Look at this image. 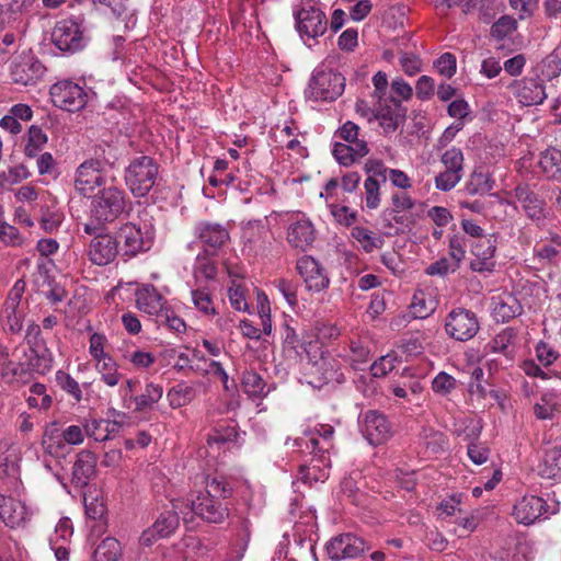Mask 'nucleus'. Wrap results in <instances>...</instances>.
<instances>
[{
	"label": "nucleus",
	"instance_id": "a19ab883",
	"mask_svg": "<svg viewBox=\"0 0 561 561\" xmlns=\"http://www.w3.org/2000/svg\"><path fill=\"white\" fill-rule=\"evenodd\" d=\"M241 388L249 397L252 398H263L268 393V390H265V381L254 370L243 371L241 377Z\"/></svg>",
	"mask_w": 561,
	"mask_h": 561
},
{
	"label": "nucleus",
	"instance_id": "79ce46f5",
	"mask_svg": "<svg viewBox=\"0 0 561 561\" xmlns=\"http://www.w3.org/2000/svg\"><path fill=\"white\" fill-rule=\"evenodd\" d=\"M436 307L435 300L422 290L413 295L412 301L409 306L410 312L414 319H424L428 317Z\"/></svg>",
	"mask_w": 561,
	"mask_h": 561
},
{
	"label": "nucleus",
	"instance_id": "7ed1b4c3",
	"mask_svg": "<svg viewBox=\"0 0 561 561\" xmlns=\"http://www.w3.org/2000/svg\"><path fill=\"white\" fill-rule=\"evenodd\" d=\"M159 164L149 156L134 158L125 169L126 186L135 197H145L159 179Z\"/></svg>",
	"mask_w": 561,
	"mask_h": 561
},
{
	"label": "nucleus",
	"instance_id": "052dcab7",
	"mask_svg": "<svg viewBox=\"0 0 561 561\" xmlns=\"http://www.w3.org/2000/svg\"><path fill=\"white\" fill-rule=\"evenodd\" d=\"M352 237L362 244L366 252L378 248V243H380V239L375 237L370 230L359 226L352 229Z\"/></svg>",
	"mask_w": 561,
	"mask_h": 561
},
{
	"label": "nucleus",
	"instance_id": "393cba45",
	"mask_svg": "<svg viewBox=\"0 0 561 561\" xmlns=\"http://www.w3.org/2000/svg\"><path fill=\"white\" fill-rule=\"evenodd\" d=\"M137 308L150 316L159 317L167 308V300L151 284H145L135 293Z\"/></svg>",
	"mask_w": 561,
	"mask_h": 561
},
{
	"label": "nucleus",
	"instance_id": "e2e57ef3",
	"mask_svg": "<svg viewBox=\"0 0 561 561\" xmlns=\"http://www.w3.org/2000/svg\"><path fill=\"white\" fill-rule=\"evenodd\" d=\"M382 182L367 178L364 182L366 206L376 209L380 205V184Z\"/></svg>",
	"mask_w": 561,
	"mask_h": 561
},
{
	"label": "nucleus",
	"instance_id": "f257e3e1",
	"mask_svg": "<svg viewBox=\"0 0 561 561\" xmlns=\"http://www.w3.org/2000/svg\"><path fill=\"white\" fill-rule=\"evenodd\" d=\"M206 489L195 500H178L174 507L182 513L185 524L193 520L197 515L203 520L213 524L224 523L229 516V508L226 499L232 494V488L226 478L214 476L206 478Z\"/></svg>",
	"mask_w": 561,
	"mask_h": 561
},
{
	"label": "nucleus",
	"instance_id": "f8f14e48",
	"mask_svg": "<svg viewBox=\"0 0 561 561\" xmlns=\"http://www.w3.org/2000/svg\"><path fill=\"white\" fill-rule=\"evenodd\" d=\"M30 354L27 356L28 370L45 375L53 368L54 357L47 347L45 340L41 336V329L32 324L27 332Z\"/></svg>",
	"mask_w": 561,
	"mask_h": 561
},
{
	"label": "nucleus",
	"instance_id": "bf43d9fd",
	"mask_svg": "<svg viewBox=\"0 0 561 561\" xmlns=\"http://www.w3.org/2000/svg\"><path fill=\"white\" fill-rule=\"evenodd\" d=\"M462 173L444 170L435 176V187L442 192L451 191L462 179Z\"/></svg>",
	"mask_w": 561,
	"mask_h": 561
},
{
	"label": "nucleus",
	"instance_id": "a878e982",
	"mask_svg": "<svg viewBox=\"0 0 561 561\" xmlns=\"http://www.w3.org/2000/svg\"><path fill=\"white\" fill-rule=\"evenodd\" d=\"M31 515L32 513L21 501L0 495V518L7 526L11 528L23 526L31 518Z\"/></svg>",
	"mask_w": 561,
	"mask_h": 561
},
{
	"label": "nucleus",
	"instance_id": "9b49d317",
	"mask_svg": "<svg viewBox=\"0 0 561 561\" xmlns=\"http://www.w3.org/2000/svg\"><path fill=\"white\" fill-rule=\"evenodd\" d=\"M193 234L202 245L203 252L213 255H217L230 242V231L227 226L215 221L201 220L196 222Z\"/></svg>",
	"mask_w": 561,
	"mask_h": 561
},
{
	"label": "nucleus",
	"instance_id": "473e14b6",
	"mask_svg": "<svg viewBox=\"0 0 561 561\" xmlns=\"http://www.w3.org/2000/svg\"><path fill=\"white\" fill-rule=\"evenodd\" d=\"M369 152L368 144L366 140H360L356 145H346L335 142L333 146L332 154L342 165L348 167L357 159L367 156Z\"/></svg>",
	"mask_w": 561,
	"mask_h": 561
},
{
	"label": "nucleus",
	"instance_id": "3c124183",
	"mask_svg": "<svg viewBox=\"0 0 561 561\" xmlns=\"http://www.w3.org/2000/svg\"><path fill=\"white\" fill-rule=\"evenodd\" d=\"M298 274L304 280H312L319 277H323V270L319 262L310 255H304L297 261L296 265Z\"/></svg>",
	"mask_w": 561,
	"mask_h": 561
},
{
	"label": "nucleus",
	"instance_id": "2f4dec72",
	"mask_svg": "<svg viewBox=\"0 0 561 561\" xmlns=\"http://www.w3.org/2000/svg\"><path fill=\"white\" fill-rule=\"evenodd\" d=\"M311 459L308 465L299 466L298 473L296 476L297 482L312 485L313 482H324L329 478L330 465L318 461V456L310 454Z\"/></svg>",
	"mask_w": 561,
	"mask_h": 561
},
{
	"label": "nucleus",
	"instance_id": "4be33fe9",
	"mask_svg": "<svg viewBox=\"0 0 561 561\" xmlns=\"http://www.w3.org/2000/svg\"><path fill=\"white\" fill-rule=\"evenodd\" d=\"M497 245V237L489 234L471 244L474 259L470 263V267L474 272L484 273L492 272L495 267L494 255Z\"/></svg>",
	"mask_w": 561,
	"mask_h": 561
},
{
	"label": "nucleus",
	"instance_id": "13d9d810",
	"mask_svg": "<svg viewBox=\"0 0 561 561\" xmlns=\"http://www.w3.org/2000/svg\"><path fill=\"white\" fill-rule=\"evenodd\" d=\"M516 28V20L510 15H503L491 26V35L495 39L501 41L512 34Z\"/></svg>",
	"mask_w": 561,
	"mask_h": 561
},
{
	"label": "nucleus",
	"instance_id": "cd10ccee",
	"mask_svg": "<svg viewBox=\"0 0 561 561\" xmlns=\"http://www.w3.org/2000/svg\"><path fill=\"white\" fill-rule=\"evenodd\" d=\"M42 448L45 456H49L60 463L71 453V447L61 438L57 423L46 426L42 437Z\"/></svg>",
	"mask_w": 561,
	"mask_h": 561
},
{
	"label": "nucleus",
	"instance_id": "b1692460",
	"mask_svg": "<svg viewBox=\"0 0 561 561\" xmlns=\"http://www.w3.org/2000/svg\"><path fill=\"white\" fill-rule=\"evenodd\" d=\"M316 238L314 226L305 215H297L287 228V242L300 251L305 252L310 249Z\"/></svg>",
	"mask_w": 561,
	"mask_h": 561
},
{
	"label": "nucleus",
	"instance_id": "20e7f679",
	"mask_svg": "<svg viewBox=\"0 0 561 561\" xmlns=\"http://www.w3.org/2000/svg\"><path fill=\"white\" fill-rule=\"evenodd\" d=\"M241 252L249 259L259 260L272 253L273 237L262 219L241 222Z\"/></svg>",
	"mask_w": 561,
	"mask_h": 561
},
{
	"label": "nucleus",
	"instance_id": "aec40b11",
	"mask_svg": "<svg viewBox=\"0 0 561 561\" xmlns=\"http://www.w3.org/2000/svg\"><path fill=\"white\" fill-rule=\"evenodd\" d=\"M325 548L330 559L340 561L357 558L365 551L366 543L353 534H342L332 538Z\"/></svg>",
	"mask_w": 561,
	"mask_h": 561
},
{
	"label": "nucleus",
	"instance_id": "ddd939ff",
	"mask_svg": "<svg viewBox=\"0 0 561 561\" xmlns=\"http://www.w3.org/2000/svg\"><path fill=\"white\" fill-rule=\"evenodd\" d=\"M480 329L478 318L474 312L457 308L451 310L446 317V333L460 342L469 341L478 333Z\"/></svg>",
	"mask_w": 561,
	"mask_h": 561
},
{
	"label": "nucleus",
	"instance_id": "0e129e2a",
	"mask_svg": "<svg viewBox=\"0 0 561 561\" xmlns=\"http://www.w3.org/2000/svg\"><path fill=\"white\" fill-rule=\"evenodd\" d=\"M540 72L547 80H552L561 73V58L557 54H550L540 64Z\"/></svg>",
	"mask_w": 561,
	"mask_h": 561
},
{
	"label": "nucleus",
	"instance_id": "423d86ee",
	"mask_svg": "<svg viewBox=\"0 0 561 561\" xmlns=\"http://www.w3.org/2000/svg\"><path fill=\"white\" fill-rule=\"evenodd\" d=\"M115 238L124 256H135L151 249L154 228L151 224L146 222L144 226L126 222L119 228Z\"/></svg>",
	"mask_w": 561,
	"mask_h": 561
},
{
	"label": "nucleus",
	"instance_id": "1a4fd4ad",
	"mask_svg": "<svg viewBox=\"0 0 561 561\" xmlns=\"http://www.w3.org/2000/svg\"><path fill=\"white\" fill-rule=\"evenodd\" d=\"M333 426L329 424H319L310 435L296 438L294 443L299 447L301 453L314 454L318 456V461L330 465V450L333 447Z\"/></svg>",
	"mask_w": 561,
	"mask_h": 561
},
{
	"label": "nucleus",
	"instance_id": "de8ad7c7",
	"mask_svg": "<svg viewBox=\"0 0 561 561\" xmlns=\"http://www.w3.org/2000/svg\"><path fill=\"white\" fill-rule=\"evenodd\" d=\"M96 369L101 374V378L105 385L114 387L119 382L121 374L117 371L116 362L110 356H103L96 359Z\"/></svg>",
	"mask_w": 561,
	"mask_h": 561
},
{
	"label": "nucleus",
	"instance_id": "09e8293b",
	"mask_svg": "<svg viewBox=\"0 0 561 561\" xmlns=\"http://www.w3.org/2000/svg\"><path fill=\"white\" fill-rule=\"evenodd\" d=\"M314 336L321 344H330L341 335V328L336 323L318 320L313 324Z\"/></svg>",
	"mask_w": 561,
	"mask_h": 561
},
{
	"label": "nucleus",
	"instance_id": "e433bc0d",
	"mask_svg": "<svg viewBox=\"0 0 561 561\" xmlns=\"http://www.w3.org/2000/svg\"><path fill=\"white\" fill-rule=\"evenodd\" d=\"M494 183L490 173L479 167L470 174L465 190L469 195H485L493 190Z\"/></svg>",
	"mask_w": 561,
	"mask_h": 561
},
{
	"label": "nucleus",
	"instance_id": "6ab92c4d",
	"mask_svg": "<svg viewBox=\"0 0 561 561\" xmlns=\"http://www.w3.org/2000/svg\"><path fill=\"white\" fill-rule=\"evenodd\" d=\"M508 90L514 98L524 106H533L541 104L547 99L546 88L543 80L539 77L528 78L525 77L519 80H514Z\"/></svg>",
	"mask_w": 561,
	"mask_h": 561
},
{
	"label": "nucleus",
	"instance_id": "f704fd0d",
	"mask_svg": "<svg viewBox=\"0 0 561 561\" xmlns=\"http://www.w3.org/2000/svg\"><path fill=\"white\" fill-rule=\"evenodd\" d=\"M538 468L542 478L561 480V445L548 449Z\"/></svg>",
	"mask_w": 561,
	"mask_h": 561
},
{
	"label": "nucleus",
	"instance_id": "6e6552de",
	"mask_svg": "<svg viewBox=\"0 0 561 561\" xmlns=\"http://www.w3.org/2000/svg\"><path fill=\"white\" fill-rule=\"evenodd\" d=\"M512 197L520 205L525 216L537 227H543L549 217L546 199L538 194L528 183H518L511 193Z\"/></svg>",
	"mask_w": 561,
	"mask_h": 561
},
{
	"label": "nucleus",
	"instance_id": "58836bf2",
	"mask_svg": "<svg viewBox=\"0 0 561 561\" xmlns=\"http://www.w3.org/2000/svg\"><path fill=\"white\" fill-rule=\"evenodd\" d=\"M18 455L8 442H0V479L18 474Z\"/></svg>",
	"mask_w": 561,
	"mask_h": 561
},
{
	"label": "nucleus",
	"instance_id": "864d4df0",
	"mask_svg": "<svg viewBox=\"0 0 561 561\" xmlns=\"http://www.w3.org/2000/svg\"><path fill=\"white\" fill-rule=\"evenodd\" d=\"M248 290L241 283H232L228 289V297L231 307L237 311L249 312V305L247 301Z\"/></svg>",
	"mask_w": 561,
	"mask_h": 561
},
{
	"label": "nucleus",
	"instance_id": "7c9ffc66",
	"mask_svg": "<svg viewBox=\"0 0 561 561\" xmlns=\"http://www.w3.org/2000/svg\"><path fill=\"white\" fill-rule=\"evenodd\" d=\"M96 457L89 450L80 451L72 467V483L76 486L88 485L95 473Z\"/></svg>",
	"mask_w": 561,
	"mask_h": 561
},
{
	"label": "nucleus",
	"instance_id": "37998d69",
	"mask_svg": "<svg viewBox=\"0 0 561 561\" xmlns=\"http://www.w3.org/2000/svg\"><path fill=\"white\" fill-rule=\"evenodd\" d=\"M213 254L201 252L195 260L194 277L195 280H213L217 273V265L211 259Z\"/></svg>",
	"mask_w": 561,
	"mask_h": 561
},
{
	"label": "nucleus",
	"instance_id": "2eb2a0df",
	"mask_svg": "<svg viewBox=\"0 0 561 561\" xmlns=\"http://www.w3.org/2000/svg\"><path fill=\"white\" fill-rule=\"evenodd\" d=\"M359 428L364 437L374 446L386 443L393 434L387 416L377 410H368L360 414Z\"/></svg>",
	"mask_w": 561,
	"mask_h": 561
},
{
	"label": "nucleus",
	"instance_id": "a211bd4d",
	"mask_svg": "<svg viewBox=\"0 0 561 561\" xmlns=\"http://www.w3.org/2000/svg\"><path fill=\"white\" fill-rule=\"evenodd\" d=\"M556 514V510L549 511L547 502L536 495H525L522 497L513 508V516L518 524L531 525L536 520L548 518L550 515Z\"/></svg>",
	"mask_w": 561,
	"mask_h": 561
},
{
	"label": "nucleus",
	"instance_id": "a18cd8bd",
	"mask_svg": "<svg viewBox=\"0 0 561 561\" xmlns=\"http://www.w3.org/2000/svg\"><path fill=\"white\" fill-rule=\"evenodd\" d=\"M1 378L8 382H26L30 379V370L23 364H16L12 360L3 362L0 370Z\"/></svg>",
	"mask_w": 561,
	"mask_h": 561
},
{
	"label": "nucleus",
	"instance_id": "c85d7f7f",
	"mask_svg": "<svg viewBox=\"0 0 561 561\" xmlns=\"http://www.w3.org/2000/svg\"><path fill=\"white\" fill-rule=\"evenodd\" d=\"M119 252L116 238L110 234H96L90 243V259L98 265L110 263Z\"/></svg>",
	"mask_w": 561,
	"mask_h": 561
},
{
	"label": "nucleus",
	"instance_id": "680f3d73",
	"mask_svg": "<svg viewBox=\"0 0 561 561\" xmlns=\"http://www.w3.org/2000/svg\"><path fill=\"white\" fill-rule=\"evenodd\" d=\"M57 385L67 393L71 394L77 401L82 398V391L79 383L67 373L58 370L56 373Z\"/></svg>",
	"mask_w": 561,
	"mask_h": 561
},
{
	"label": "nucleus",
	"instance_id": "6e6d98bb",
	"mask_svg": "<svg viewBox=\"0 0 561 561\" xmlns=\"http://www.w3.org/2000/svg\"><path fill=\"white\" fill-rule=\"evenodd\" d=\"M257 314L262 322V332L265 335L272 333L271 306L267 296L263 291H257Z\"/></svg>",
	"mask_w": 561,
	"mask_h": 561
},
{
	"label": "nucleus",
	"instance_id": "4c0bfd02",
	"mask_svg": "<svg viewBox=\"0 0 561 561\" xmlns=\"http://www.w3.org/2000/svg\"><path fill=\"white\" fill-rule=\"evenodd\" d=\"M539 165L548 179H561V150L549 147L540 154Z\"/></svg>",
	"mask_w": 561,
	"mask_h": 561
},
{
	"label": "nucleus",
	"instance_id": "4d7b16f0",
	"mask_svg": "<svg viewBox=\"0 0 561 561\" xmlns=\"http://www.w3.org/2000/svg\"><path fill=\"white\" fill-rule=\"evenodd\" d=\"M463 153L460 148L451 147L440 158L445 170L456 171L463 174Z\"/></svg>",
	"mask_w": 561,
	"mask_h": 561
},
{
	"label": "nucleus",
	"instance_id": "8fccbe9b",
	"mask_svg": "<svg viewBox=\"0 0 561 561\" xmlns=\"http://www.w3.org/2000/svg\"><path fill=\"white\" fill-rule=\"evenodd\" d=\"M516 339V331L513 328H505L497 333L493 340L488 344V347L493 353H503L506 356L511 355L508 347Z\"/></svg>",
	"mask_w": 561,
	"mask_h": 561
},
{
	"label": "nucleus",
	"instance_id": "5fc2aeb1",
	"mask_svg": "<svg viewBox=\"0 0 561 561\" xmlns=\"http://www.w3.org/2000/svg\"><path fill=\"white\" fill-rule=\"evenodd\" d=\"M421 437L426 450L431 454H438L444 450L446 440L443 433L434 431L433 428H425Z\"/></svg>",
	"mask_w": 561,
	"mask_h": 561
},
{
	"label": "nucleus",
	"instance_id": "ea45409f",
	"mask_svg": "<svg viewBox=\"0 0 561 561\" xmlns=\"http://www.w3.org/2000/svg\"><path fill=\"white\" fill-rule=\"evenodd\" d=\"M196 397V390L194 387L180 382L172 387L168 393L167 398L169 400V404L173 409L182 408L192 402Z\"/></svg>",
	"mask_w": 561,
	"mask_h": 561
},
{
	"label": "nucleus",
	"instance_id": "9d476101",
	"mask_svg": "<svg viewBox=\"0 0 561 561\" xmlns=\"http://www.w3.org/2000/svg\"><path fill=\"white\" fill-rule=\"evenodd\" d=\"M53 104L68 112H79L88 103L87 91L71 80H61L54 83L49 89Z\"/></svg>",
	"mask_w": 561,
	"mask_h": 561
},
{
	"label": "nucleus",
	"instance_id": "49530a36",
	"mask_svg": "<svg viewBox=\"0 0 561 561\" xmlns=\"http://www.w3.org/2000/svg\"><path fill=\"white\" fill-rule=\"evenodd\" d=\"M122 549L118 540L107 537L94 550V561H117Z\"/></svg>",
	"mask_w": 561,
	"mask_h": 561
},
{
	"label": "nucleus",
	"instance_id": "0eeeda50",
	"mask_svg": "<svg viewBox=\"0 0 561 561\" xmlns=\"http://www.w3.org/2000/svg\"><path fill=\"white\" fill-rule=\"evenodd\" d=\"M345 78L332 69H316L309 81L306 95L312 101L331 102L344 91Z\"/></svg>",
	"mask_w": 561,
	"mask_h": 561
},
{
	"label": "nucleus",
	"instance_id": "412c9836",
	"mask_svg": "<svg viewBox=\"0 0 561 561\" xmlns=\"http://www.w3.org/2000/svg\"><path fill=\"white\" fill-rule=\"evenodd\" d=\"M297 30L301 36L316 38L325 33L328 26L327 15L319 8L310 5L301 8L296 14Z\"/></svg>",
	"mask_w": 561,
	"mask_h": 561
},
{
	"label": "nucleus",
	"instance_id": "5701e85b",
	"mask_svg": "<svg viewBox=\"0 0 561 561\" xmlns=\"http://www.w3.org/2000/svg\"><path fill=\"white\" fill-rule=\"evenodd\" d=\"M175 503H172V511L162 512L154 524L142 533L140 540L144 545L150 546L158 538L170 536L179 527L182 513L174 507Z\"/></svg>",
	"mask_w": 561,
	"mask_h": 561
},
{
	"label": "nucleus",
	"instance_id": "c9c22d12",
	"mask_svg": "<svg viewBox=\"0 0 561 561\" xmlns=\"http://www.w3.org/2000/svg\"><path fill=\"white\" fill-rule=\"evenodd\" d=\"M560 410V398L556 390L541 393L538 402L534 404V414L538 420H551Z\"/></svg>",
	"mask_w": 561,
	"mask_h": 561
},
{
	"label": "nucleus",
	"instance_id": "4468645a",
	"mask_svg": "<svg viewBox=\"0 0 561 561\" xmlns=\"http://www.w3.org/2000/svg\"><path fill=\"white\" fill-rule=\"evenodd\" d=\"M46 68L31 51H23L11 62L10 75L15 83L23 85L35 84L45 73Z\"/></svg>",
	"mask_w": 561,
	"mask_h": 561
},
{
	"label": "nucleus",
	"instance_id": "bb28decb",
	"mask_svg": "<svg viewBox=\"0 0 561 561\" xmlns=\"http://www.w3.org/2000/svg\"><path fill=\"white\" fill-rule=\"evenodd\" d=\"M492 316L496 322H508L523 312L519 300L508 291L500 293L492 297Z\"/></svg>",
	"mask_w": 561,
	"mask_h": 561
},
{
	"label": "nucleus",
	"instance_id": "338daca9",
	"mask_svg": "<svg viewBox=\"0 0 561 561\" xmlns=\"http://www.w3.org/2000/svg\"><path fill=\"white\" fill-rule=\"evenodd\" d=\"M31 175L30 171L24 164H19L9 169L8 174H0V185L16 184Z\"/></svg>",
	"mask_w": 561,
	"mask_h": 561
},
{
	"label": "nucleus",
	"instance_id": "c756f323",
	"mask_svg": "<svg viewBox=\"0 0 561 561\" xmlns=\"http://www.w3.org/2000/svg\"><path fill=\"white\" fill-rule=\"evenodd\" d=\"M328 285L329 283H277L279 291L291 307L297 305L298 299L309 301L312 293H320Z\"/></svg>",
	"mask_w": 561,
	"mask_h": 561
},
{
	"label": "nucleus",
	"instance_id": "69168bd1",
	"mask_svg": "<svg viewBox=\"0 0 561 561\" xmlns=\"http://www.w3.org/2000/svg\"><path fill=\"white\" fill-rule=\"evenodd\" d=\"M456 388V379L445 371H440L432 381L434 392L446 396Z\"/></svg>",
	"mask_w": 561,
	"mask_h": 561
},
{
	"label": "nucleus",
	"instance_id": "c03bdc74",
	"mask_svg": "<svg viewBox=\"0 0 561 561\" xmlns=\"http://www.w3.org/2000/svg\"><path fill=\"white\" fill-rule=\"evenodd\" d=\"M162 386L153 382L147 383L144 392L134 398L136 410L144 411L146 409H151L162 398Z\"/></svg>",
	"mask_w": 561,
	"mask_h": 561
},
{
	"label": "nucleus",
	"instance_id": "603ef678",
	"mask_svg": "<svg viewBox=\"0 0 561 561\" xmlns=\"http://www.w3.org/2000/svg\"><path fill=\"white\" fill-rule=\"evenodd\" d=\"M313 367L321 375L318 380L319 385L341 382L343 379V374L334 366L332 360L321 358Z\"/></svg>",
	"mask_w": 561,
	"mask_h": 561
},
{
	"label": "nucleus",
	"instance_id": "f3484780",
	"mask_svg": "<svg viewBox=\"0 0 561 561\" xmlns=\"http://www.w3.org/2000/svg\"><path fill=\"white\" fill-rule=\"evenodd\" d=\"M106 178L103 172V162L98 159H89L82 162L76 172L75 187L82 194L92 193L96 187H104Z\"/></svg>",
	"mask_w": 561,
	"mask_h": 561
},
{
	"label": "nucleus",
	"instance_id": "72a5a7b5",
	"mask_svg": "<svg viewBox=\"0 0 561 561\" xmlns=\"http://www.w3.org/2000/svg\"><path fill=\"white\" fill-rule=\"evenodd\" d=\"M119 430L121 424L116 421L91 419L84 423V433L95 442H105Z\"/></svg>",
	"mask_w": 561,
	"mask_h": 561
},
{
	"label": "nucleus",
	"instance_id": "f03ea898",
	"mask_svg": "<svg viewBox=\"0 0 561 561\" xmlns=\"http://www.w3.org/2000/svg\"><path fill=\"white\" fill-rule=\"evenodd\" d=\"M126 208V194L116 186L102 187L90 203V222L84 225L88 234L95 233L98 228L114 222Z\"/></svg>",
	"mask_w": 561,
	"mask_h": 561
},
{
	"label": "nucleus",
	"instance_id": "dca6fc26",
	"mask_svg": "<svg viewBox=\"0 0 561 561\" xmlns=\"http://www.w3.org/2000/svg\"><path fill=\"white\" fill-rule=\"evenodd\" d=\"M374 118L379 122L385 134H391L404 124L407 107L398 98L390 96L379 101L378 107L374 112Z\"/></svg>",
	"mask_w": 561,
	"mask_h": 561
},
{
	"label": "nucleus",
	"instance_id": "774afa93",
	"mask_svg": "<svg viewBox=\"0 0 561 561\" xmlns=\"http://www.w3.org/2000/svg\"><path fill=\"white\" fill-rule=\"evenodd\" d=\"M0 241L10 247H20L23 244V237L15 227L0 221Z\"/></svg>",
	"mask_w": 561,
	"mask_h": 561
},
{
	"label": "nucleus",
	"instance_id": "39448f33",
	"mask_svg": "<svg viewBox=\"0 0 561 561\" xmlns=\"http://www.w3.org/2000/svg\"><path fill=\"white\" fill-rule=\"evenodd\" d=\"M83 22L79 18L58 21L51 32V43L62 53L75 54L82 50L89 42Z\"/></svg>",
	"mask_w": 561,
	"mask_h": 561
}]
</instances>
